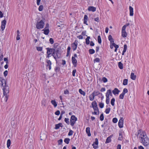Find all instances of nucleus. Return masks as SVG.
Listing matches in <instances>:
<instances>
[{"mask_svg": "<svg viewBox=\"0 0 149 149\" xmlns=\"http://www.w3.org/2000/svg\"><path fill=\"white\" fill-rule=\"evenodd\" d=\"M140 135L139 138L141 142L144 146H148L149 144V139L147 136L146 132H142Z\"/></svg>", "mask_w": 149, "mask_h": 149, "instance_id": "obj_1", "label": "nucleus"}, {"mask_svg": "<svg viewBox=\"0 0 149 149\" xmlns=\"http://www.w3.org/2000/svg\"><path fill=\"white\" fill-rule=\"evenodd\" d=\"M46 49L47 50V54H49L52 55L54 58H56L55 57V49L54 48H47Z\"/></svg>", "mask_w": 149, "mask_h": 149, "instance_id": "obj_2", "label": "nucleus"}, {"mask_svg": "<svg viewBox=\"0 0 149 149\" xmlns=\"http://www.w3.org/2000/svg\"><path fill=\"white\" fill-rule=\"evenodd\" d=\"M45 25L44 22L42 20L37 23L36 28L38 29H40L44 28Z\"/></svg>", "mask_w": 149, "mask_h": 149, "instance_id": "obj_3", "label": "nucleus"}, {"mask_svg": "<svg viewBox=\"0 0 149 149\" xmlns=\"http://www.w3.org/2000/svg\"><path fill=\"white\" fill-rule=\"evenodd\" d=\"M77 120V118L74 115H72L70 118V125L72 126H73Z\"/></svg>", "mask_w": 149, "mask_h": 149, "instance_id": "obj_4", "label": "nucleus"}, {"mask_svg": "<svg viewBox=\"0 0 149 149\" xmlns=\"http://www.w3.org/2000/svg\"><path fill=\"white\" fill-rule=\"evenodd\" d=\"M77 58V56L76 54H75L73 56L72 58V62L75 67H76L77 65V61L75 58Z\"/></svg>", "mask_w": 149, "mask_h": 149, "instance_id": "obj_5", "label": "nucleus"}, {"mask_svg": "<svg viewBox=\"0 0 149 149\" xmlns=\"http://www.w3.org/2000/svg\"><path fill=\"white\" fill-rule=\"evenodd\" d=\"M78 41L76 40L74 42L72 43L71 46L73 51H75L77 48L78 45Z\"/></svg>", "mask_w": 149, "mask_h": 149, "instance_id": "obj_6", "label": "nucleus"}, {"mask_svg": "<svg viewBox=\"0 0 149 149\" xmlns=\"http://www.w3.org/2000/svg\"><path fill=\"white\" fill-rule=\"evenodd\" d=\"M99 142L98 139L96 138L95 139V141L93 143L92 146L94 149H97L98 148Z\"/></svg>", "mask_w": 149, "mask_h": 149, "instance_id": "obj_7", "label": "nucleus"}, {"mask_svg": "<svg viewBox=\"0 0 149 149\" xmlns=\"http://www.w3.org/2000/svg\"><path fill=\"white\" fill-rule=\"evenodd\" d=\"M3 93L4 95H7V94L9 93V87L8 85L3 87Z\"/></svg>", "mask_w": 149, "mask_h": 149, "instance_id": "obj_8", "label": "nucleus"}, {"mask_svg": "<svg viewBox=\"0 0 149 149\" xmlns=\"http://www.w3.org/2000/svg\"><path fill=\"white\" fill-rule=\"evenodd\" d=\"M92 107L94 111H98V109L97 102L95 101H94L92 103Z\"/></svg>", "mask_w": 149, "mask_h": 149, "instance_id": "obj_9", "label": "nucleus"}, {"mask_svg": "<svg viewBox=\"0 0 149 149\" xmlns=\"http://www.w3.org/2000/svg\"><path fill=\"white\" fill-rule=\"evenodd\" d=\"M1 84L2 87H4L7 85V82L6 80L3 77L0 78Z\"/></svg>", "mask_w": 149, "mask_h": 149, "instance_id": "obj_10", "label": "nucleus"}, {"mask_svg": "<svg viewBox=\"0 0 149 149\" xmlns=\"http://www.w3.org/2000/svg\"><path fill=\"white\" fill-rule=\"evenodd\" d=\"M55 56L56 58L54 59L56 61V59L59 58L61 57V53L58 50H55Z\"/></svg>", "mask_w": 149, "mask_h": 149, "instance_id": "obj_11", "label": "nucleus"}, {"mask_svg": "<svg viewBox=\"0 0 149 149\" xmlns=\"http://www.w3.org/2000/svg\"><path fill=\"white\" fill-rule=\"evenodd\" d=\"M6 23V21L5 20H4L1 22V29L2 31H3L5 28V26Z\"/></svg>", "mask_w": 149, "mask_h": 149, "instance_id": "obj_12", "label": "nucleus"}, {"mask_svg": "<svg viewBox=\"0 0 149 149\" xmlns=\"http://www.w3.org/2000/svg\"><path fill=\"white\" fill-rule=\"evenodd\" d=\"M123 120L122 119H120L118 121V125L119 127L120 128H122L123 127Z\"/></svg>", "mask_w": 149, "mask_h": 149, "instance_id": "obj_13", "label": "nucleus"}, {"mask_svg": "<svg viewBox=\"0 0 149 149\" xmlns=\"http://www.w3.org/2000/svg\"><path fill=\"white\" fill-rule=\"evenodd\" d=\"M46 62L47 64L46 66L47 67H48L49 70H50L51 68L52 62L49 60H46Z\"/></svg>", "mask_w": 149, "mask_h": 149, "instance_id": "obj_14", "label": "nucleus"}, {"mask_svg": "<svg viewBox=\"0 0 149 149\" xmlns=\"http://www.w3.org/2000/svg\"><path fill=\"white\" fill-rule=\"evenodd\" d=\"M96 8L94 6H90L88 8V10L89 11L95 12L96 10Z\"/></svg>", "mask_w": 149, "mask_h": 149, "instance_id": "obj_15", "label": "nucleus"}, {"mask_svg": "<svg viewBox=\"0 0 149 149\" xmlns=\"http://www.w3.org/2000/svg\"><path fill=\"white\" fill-rule=\"evenodd\" d=\"M120 92V91L117 88H115L112 91L113 94L115 95L118 94Z\"/></svg>", "mask_w": 149, "mask_h": 149, "instance_id": "obj_16", "label": "nucleus"}, {"mask_svg": "<svg viewBox=\"0 0 149 149\" xmlns=\"http://www.w3.org/2000/svg\"><path fill=\"white\" fill-rule=\"evenodd\" d=\"M88 20V16L86 15H85L84 17V23L86 25H88L87 21Z\"/></svg>", "mask_w": 149, "mask_h": 149, "instance_id": "obj_17", "label": "nucleus"}, {"mask_svg": "<svg viewBox=\"0 0 149 149\" xmlns=\"http://www.w3.org/2000/svg\"><path fill=\"white\" fill-rule=\"evenodd\" d=\"M130 15V16H133L134 15L133 8L131 6H129Z\"/></svg>", "mask_w": 149, "mask_h": 149, "instance_id": "obj_18", "label": "nucleus"}, {"mask_svg": "<svg viewBox=\"0 0 149 149\" xmlns=\"http://www.w3.org/2000/svg\"><path fill=\"white\" fill-rule=\"evenodd\" d=\"M90 128L89 127H86V132L88 134V136H90L91 135V133H90Z\"/></svg>", "mask_w": 149, "mask_h": 149, "instance_id": "obj_19", "label": "nucleus"}, {"mask_svg": "<svg viewBox=\"0 0 149 149\" xmlns=\"http://www.w3.org/2000/svg\"><path fill=\"white\" fill-rule=\"evenodd\" d=\"M112 136L111 135L110 136L108 137L107 139H106V141L105 142V143L106 144L109 143L111 141V138H112Z\"/></svg>", "mask_w": 149, "mask_h": 149, "instance_id": "obj_20", "label": "nucleus"}, {"mask_svg": "<svg viewBox=\"0 0 149 149\" xmlns=\"http://www.w3.org/2000/svg\"><path fill=\"white\" fill-rule=\"evenodd\" d=\"M62 124L61 123H59L55 125V129L57 130L60 127H62Z\"/></svg>", "mask_w": 149, "mask_h": 149, "instance_id": "obj_21", "label": "nucleus"}, {"mask_svg": "<svg viewBox=\"0 0 149 149\" xmlns=\"http://www.w3.org/2000/svg\"><path fill=\"white\" fill-rule=\"evenodd\" d=\"M111 92V90L110 89H109L107 90L106 93V97H109L110 95Z\"/></svg>", "mask_w": 149, "mask_h": 149, "instance_id": "obj_22", "label": "nucleus"}, {"mask_svg": "<svg viewBox=\"0 0 149 149\" xmlns=\"http://www.w3.org/2000/svg\"><path fill=\"white\" fill-rule=\"evenodd\" d=\"M42 31H44V33L45 35H48L49 32V30L48 29H44Z\"/></svg>", "mask_w": 149, "mask_h": 149, "instance_id": "obj_23", "label": "nucleus"}, {"mask_svg": "<svg viewBox=\"0 0 149 149\" xmlns=\"http://www.w3.org/2000/svg\"><path fill=\"white\" fill-rule=\"evenodd\" d=\"M92 94L95 97L99 95L100 94V93L98 91H95L93 92Z\"/></svg>", "mask_w": 149, "mask_h": 149, "instance_id": "obj_24", "label": "nucleus"}, {"mask_svg": "<svg viewBox=\"0 0 149 149\" xmlns=\"http://www.w3.org/2000/svg\"><path fill=\"white\" fill-rule=\"evenodd\" d=\"M131 78L133 80H135L136 78V76L134 75V73L133 72H132L130 75Z\"/></svg>", "mask_w": 149, "mask_h": 149, "instance_id": "obj_25", "label": "nucleus"}, {"mask_svg": "<svg viewBox=\"0 0 149 149\" xmlns=\"http://www.w3.org/2000/svg\"><path fill=\"white\" fill-rule=\"evenodd\" d=\"M108 39L109 40V41H110L111 43L112 42H114V40L113 38L112 37L111 35H110L109 36Z\"/></svg>", "mask_w": 149, "mask_h": 149, "instance_id": "obj_26", "label": "nucleus"}, {"mask_svg": "<svg viewBox=\"0 0 149 149\" xmlns=\"http://www.w3.org/2000/svg\"><path fill=\"white\" fill-rule=\"evenodd\" d=\"M121 36L123 38H125L127 36V34L126 31H121Z\"/></svg>", "mask_w": 149, "mask_h": 149, "instance_id": "obj_27", "label": "nucleus"}, {"mask_svg": "<svg viewBox=\"0 0 149 149\" xmlns=\"http://www.w3.org/2000/svg\"><path fill=\"white\" fill-rule=\"evenodd\" d=\"M51 103L54 105V107H56L57 106V103L55 100H52L51 101Z\"/></svg>", "mask_w": 149, "mask_h": 149, "instance_id": "obj_28", "label": "nucleus"}, {"mask_svg": "<svg viewBox=\"0 0 149 149\" xmlns=\"http://www.w3.org/2000/svg\"><path fill=\"white\" fill-rule=\"evenodd\" d=\"M90 38V37L87 36V38L86 39V45H88L90 43L89 39Z\"/></svg>", "mask_w": 149, "mask_h": 149, "instance_id": "obj_29", "label": "nucleus"}, {"mask_svg": "<svg viewBox=\"0 0 149 149\" xmlns=\"http://www.w3.org/2000/svg\"><path fill=\"white\" fill-rule=\"evenodd\" d=\"M123 139L122 134V132L119 133V136L118 137V139L119 140L121 141Z\"/></svg>", "mask_w": 149, "mask_h": 149, "instance_id": "obj_30", "label": "nucleus"}, {"mask_svg": "<svg viewBox=\"0 0 149 149\" xmlns=\"http://www.w3.org/2000/svg\"><path fill=\"white\" fill-rule=\"evenodd\" d=\"M95 96L92 93L89 96V100L90 101H93L94 99Z\"/></svg>", "mask_w": 149, "mask_h": 149, "instance_id": "obj_31", "label": "nucleus"}, {"mask_svg": "<svg viewBox=\"0 0 149 149\" xmlns=\"http://www.w3.org/2000/svg\"><path fill=\"white\" fill-rule=\"evenodd\" d=\"M123 64L121 62H120L118 63V66L120 69H123Z\"/></svg>", "mask_w": 149, "mask_h": 149, "instance_id": "obj_32", "label": "nucleus"}, {"mask_svg": "<svg viewBox=\"0 0 149 149\" xmlns=\"http://www.w3.org/2000/svg\"><path fill=\"white\" fill-rule=\"evenodd\" d=\"M70 139L68 138H66L64 140V142L66 144H68L69 143Z\"/></svg>", "mask_w": 149, "mask_h": 149, "instance_id": "obj_33", "label": "nucleus"}, {"mask_svg": "<svg viewBox=\"0 0 149 149\" xmlns=\"http://www.w3.org/2000/svg\"><path fill=\"white\" fill-rule=\"evenodd\" d=\"M11 144V141L10 139H8L7 142V147L9 148Z\"/></svg>", "mask_w": 149, "mask_h": 149, "instance_id": "obj_34", "label": "nucleus"}, {"mask_svg": "<svg viewBox=\"0 0 149 149\" xmlns=\"http://www.w3.org/2000/svg\"><path fill=\"white\" fill-rule=\"evenodd\" d=\"M79 92L81 95H83V96H85V93L84 91H83L81 89L79 90Z\"/></svg>", "mask_w": 149, "mask_h": 149, "instance_id": "obj_35", "label": "nucleus"}, {"mask_svg": "<svg viewBox=\"0 0 149 149\" xmlns=\"http://www.w3.org/2000/svg\"><path fill=\"white\" fill-rule=\"evenodd\" d=\"M128 79H125L123 80V84L124 85H126L128 84Z\"/></svg>", "mask_w": 149, "mask_h": 149, "instance_id": "obj_36", "label": "nucleus"}, {"mask_svg": "<svg viewBox=\"0 0 149 149\" xmlns=\"http://www.w3.org/2000/svg\"><path fill=\"white\" fill-rule=\"evenodd\" d=\"M115 99L114 98H112L111 101V103L112 106H114L115 105Z\"/></svg>", "mask_w": 149, "mask_h": 149, "instance_id": "obj_37", "label": "nucleus"}, {"mask_svg": "<svg viewBox=\"0 0 149 149\" xmlns=\"http://www.w3.org/2000/svg\"><path fill=\"white\" fill-rule=\"evenodd\" d=\"M89 53L91 54H93L95 52V51L93 49H90L89 50Z\"/></svg>", "mask_w": 149, "mask_h": 149, "instance_id": "obj_38", "label": "nucleus"}, {"mask_svg": "<svg viewBox=\"0 0 149 149\" xmlns=\"http://www.w3.org/2000/svg\"><path fill=\"white\" fill-rule=\"evenodd\" d=\"M36 49L38 51L41 52L42 50V47H36Z\"/></svg>", "mask_w": 149, "mask_h": 149, "instance_id": "obj_39", "label": "nucleus"}, {"mask_svg": "<svg viewBox=\"0 0 149 149\" xmlns=\"http://www.w3.org/2000/svg\"><path fill=\"white\" fill-rule=\"evenodd\" d=\"M98 42L99 43L101 44L102 42V40L101 37L100 36H99L97 37Z\"/></svg>", "mask_w": 149, "mask_h": 149, "instance_id": "obj_40", "label": "nucleus"}, {"mask_svg": "<svg viewBox=\"0 0 149 149\" xmlns=\"http://www.w3.org/2000/svg\"><path fill=\"white\" fill-rule=\"evenodd\" d=\"M43 6L42 5H40L39 7L38 10L39 11H41L43 10Z\"/></svg>", "mask_w": 149, "mask_h": 149, "instance_id": "obj_41", "label": "nucleus"}, {"mask_svg": "<svg viewBox=\"0 0 149 149\" xmlns=\"http://www.w3.org/2000/svg\"><path fill=\"white\" fill-rule=\"evenodd\" d=\"M111 110V109L110 108H107L106 109L105 112L107 114H109Z\"/></svg>", "mask_w": 149, "mask_h": 149, "instance_id": "obj_42", "label": "nucleus"}, {"mask_svg": "<svg viewBox=\"0 0 149 149\" xmlns=\"http://www.w3.org/2000/svg\"><path fill=\"white\" fill-rule=\"evenodd\" d=\"M65 122L68 125L70 124L69 119L68 118H65L64 119Z\"/></svg>", "mask_w": 149, "mask_h": 149, "instance_id": "obj_43", "label": "nucleus"}, {"mask_svg": "<svg viewBox=\"0 0 149 149\" xmlns=\"http://www.w3.org/2000/svg\"><path fill=\"white\" fill-rule=\"evenodd\" d=\"M109 102H110V98L109 97H106V103L108 104H109Z\"/></svg>", "mask_w": 149, "mask_h": 149, "instance_id": "obj_44", "label": "nucleus"}, {"mask_svg": "<svg viewBox=\"0 0 149 149\" xmlns=\"http://www.w3.org/2000/svg\"><path fill=\"white\" fill-rule=\"evenodd\" d=\"M102 81L104 83H106L107 81V79L105 77H104L102 78Z\"/></svg>", "mask_w": 149, "mask_h": 149, "instance_id": "obj_45", "label": "nucleus"}, {"mask_svg": "<svg viewBox=\"0 0 149 149\" xmlns=\"http://www.w3.org/2000/svg\"><path fill=\"white\" fill-rule=\"evenodd\" d=\"M128 92V90L126 88H124L123 91V92L122 93H123V94H125L127 93Z\"/></svg>", "mask_w": 149, "mask_h": 149, "instance_id": "obj_46", "label": "nucleus"}, {"mask_svg": "<svg viewBox=\"0 0 149 149\" xmlns=\"http://www.w3.org/2000/svg\"><path fill=\"white\" fill-rule=\"evenodd\" d=\"M125 94L121 93L119 95V98L120 99H123L124 98Z\"/></svg>", "mask_w": 149, "mask_h": 149, "instance_id": "obj_47", "label": "nucleus"}, {"mask_svg": "<svg viewBox=\"0 0 149 149\" xmlns=\"http://www.w3.org/2000/svg\"><path fill=\"white\" fill-rule=\"evenodd\" d=\"M58 145H61L63 143V140L62 139H60L58 141Z\"/></svg>", "mask_w": 149, "mask_h": 149, "instance_id": "obj_48", "label": "nucleus"}, {"mask_svg": "<svg viewBox=\"0 0 149 149\" xmlns=\"http://www.w3.org/2000/svg\"><path fill=\"white\" fill-rule=\"evenodd\" d=\"M104 119V116L103 114V113H102L101 114L100 116V120L101 121H103Z\"/></svg>", "mask_w": 149, "mask_h": 149, "instance_id": "obj_49", "label": "nucleus"}, {"mask_svg": "<svg viewBox=\"0 0 149 149\" xmlns=\"http://www.w3.org/2000/svg\"><path fill=\"white\" fill-rule=\"evenodd\" d=\"M112 121L114 123H116L118 121V119L116 118H114L113 119Z\"/></svg>", "mask_w": 149, "mask_h": 149, "instance_id": "obj_50", "label": "nucleus"}, {"mask_svg": "<svg viewBox=\"0 0 149 149\" xmlns=\"http://www.w3.org/2000/svg\"><path fill=\"white\" fill-rule=\"evenodd\" d=\"M73 131H72V130H70L69 131V132L68 133V135H69V136L72 135L73 134Z\"/></svg>", "mask_w": 149, "mask_h": 149, "instance_id": "obj_51", "label": "nucleus"}, {"mask_svg": "<svg viewBox=\"0 0 149 149\" xmlns=\"http://www.w3.org/2000/svg\"><path fill=\"white\" fill-rule=\"evenodd\" d=\"M99 106L101 108H102L104 106V104L102 103H100L99 104Z\"/></svg>", "mask_w": 149, "mask_h": 149, "instance_id": "obj_52", "label": "nucleus"}, {"mask_svg": "<svg viewBox=\"0 0 149 149\" xmlns=\"http://www.w3.org/2000/svg\"><path fill=\"white\" fill-rule=\"evenodd\" d=\"M127 45L126 44H125L124 45V48L123 51H124L125 52H126L127 49Z\"/></svg>", "mask_w": 149, "mask_h": 149, "instance_id": "obj_53", "label": "nucleus"}, {"mask_svg": "<svg viewBox=\"0 0 149 149\" xmlns=\"http://www.w3.org/2000/svg\"><path fill=\"white\" fill-rule=\"evenodd\" d=\"M50 43L52 44L54 43V41L52 38H50L49 40Z\"/></svg>", "mask_w": 149, "mask_h": 149, "instance_id": "obj_54", "label": "nucleus"}, {"mask_svg": "<svg viewBox=\"0 0 149 149\" xmlns=\"http://www.w3.org/2000/svg\"><path fill=\"white\" fill-rule=\"evenodd\" d=\"M100 61V59L99 58H96L94 60V61L96 62H99Z\"/></svg>", "mask_w": 149, "mask_h": 149, "instance_id": "obj_55", "label": "nucleus"}, {"mask_svg": "<svg viewBox=\"0 0 149 149\" xmlns=\"http://www.w3.org/2000/svg\"><path fill=\"white\" fill-rule=\"evenodd\" d=\"M76 72V69L74 70L72 72V74L73 76H75V73Z\"/></svg>", "mask_w": 149, "mask_h": 149, "instance_id": "obj_56", "label": "nucleus"}, {"mask_svg": "<svg viewBox=\"0 0 149 149\" xmlns=\"http://www.w3.org/2000/svg\"><path fill=\"white\" fill-rule=\"evenodd\" d=\"M4 96H5V97L4 98V101L5 102H6L7 101V100L8 99V96L7 95H4Z\"/></svg>", "mask_w": 149, "mask_h": 149, "instance_id": "obj_57", "label": "nucleus"}, {"mask_svg": "<svg viewBox=\"0 0 149 149\" xmlns=\"http://www.w3.org/2000/svg\"><path fill=\"white\" fill-rule=\"evenodd\" d=\"M3 56L2 54L0 52V61H1L3 60Z\"/></svg>", "mask_w": 149, "mask_h": 149, "instance_id": "obj_58", "label": "nucleus"}, {"mask_svg": "<svg viewBox=\"0 0 149 149\" xmlns=\"http://www.w3.org/2000/svg\"><path fill=\"white\" fill-rule=\"evenodd\" d=\"M126 26H125V25H124L122 28L121 31H125V30L126 29Z\"/></svg>", "mask_w": 149, "mask_h": 149, "instance_id": "obj_59", "label": "nucleus"}, {"mask_svg": "<svg viewBox=\"0 0 149 149\" xmlns=\"http://www.w3.org/2000/svg\"><path fill=\"white\" fill-rule=\"evenodd\" d=\"M60 111L59 110H58L56 111L55 112V115H59L60 114Z\"/></svg>", "mask_w": 149, "mask_h": 149, "instance_id": "obj_60", "label": "nucleus"}, {"mask_svg": "<svg viewBox=\"0 0 149 149\" xmlns=\"http://www.w3.org/2000/svg\"><path fill=\"white\" fill-rule=\"evenodd\" d=\"M8 73V71L7 70L5 71L3 73V74H4V76L5 77H6L7 76V75Z\"/></svg>", "mask_w": 149, "mask_h": 149, "instance_id": "obj_61", "label": "nucleus"}, {"mask_svg": "<svg viewBox=\"0 0 149 149\" xmlns=\"http://www.w3.org/2000/svg\"><path fill=\"white\" fill-rule=\"evenodd\" d=\"M49 24L48 23H47L46 24L45 27L44 29H49Z\"/></svg>", "mask_w": 149, "mask_h": 149, "instance_id": "obj_62", "label": "nucleus"}, {"mask_svg": "<svg viewBox=\"0 0 149 149\" xmlns=\"http://www.w3.org/2000/svg\"><path fill=\"white\" fill-rule=\"evenodd\" d=\"M77 37L79 39H83V37L81 35L77 36Z\"/></svg>", "mask_w": 149, "mask_h": 149, "instance_id": "obj_63", "label": "nucleus"}, {"mask_svg": "<svg viewBox=\"0 0 149 149\" xmlns=\"http://www.w3.org/2000/svg\"><path fill=\"white\" fill-rule=\"evenodd\" d=\"M116 149H121V145L120 144H118L117 146Z\"/></svg>", "mask_w": 149, "mask_h": 149, "instance_id": "obj_64", "label": "nucleus"}]
</instances>
